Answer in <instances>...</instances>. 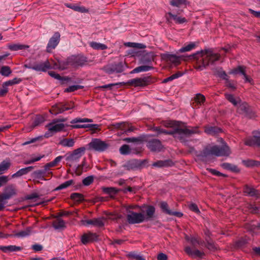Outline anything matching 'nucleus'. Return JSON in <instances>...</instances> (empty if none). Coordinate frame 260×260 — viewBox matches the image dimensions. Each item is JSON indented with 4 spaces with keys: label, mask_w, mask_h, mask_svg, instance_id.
<instances>
[{
    "label": "nucleus",
    "mask_w": 260,
    "mask_h": 260,
    "mask_svg": "<svg viewBox=\"0 0 260 260\" xmlns=\"http://www.w3.org/2000/svg\"><path fill=\"white\" fill-rule=\"evenodd\" d=\"M176 123L177 122L175 121H168L165 123V126L167 127H172L175 126L171 130H166L160 127H155L153 128V131L158 135H172L175 139L184 143L186 142L187 138L192 134L201 133V132L198 130V127H192L191 129L186 127L182 128L177 125Z\"/></svg>",
    "instance_id": "nucleus-1"
},
{
    "label": "nucleus",
    "mask_w": 260,
    "mask_h": 260,
    "mask_svg": "<svg viewBox=\"0 0 260 260\" xmlns=\"http://www.w3.org/2000/svg\"><path fill=\"white\" fill-rule=\"evenodd\" d=\"M231 154L229 147L224 144L221 147L213 146L205 148L198 155L199 158L206 162H211L212 155L216 156H228Z\"/></svg>",
    "instance_id": "nucleus-2"
},
{
    "label": "nucleus",
    "mask_w": 260,
    "mask_h": 260,
    "mask_svg": "<svg viewBox=\"0 0 260 260\" xmlns=\"http://www.w3.org/2000/svg\"><path fill=\"white\" fill-rule=\"evenodd\" d=\"M201 59H199L197 62V69L203 70L210 65H213L215 62L218 60L220 54L215 52L212 49H208L202 50L200 53Z\"/></svg>",
    "instance_id": "nucleus-3"
},
{
    "label": "nucleus",
    "mask_w": 260,
    "mask_h": 260,
    "mask_svg": "<svg viewBox=\"0 0 260 260\" xmlns=\"http://www.w3.org/2000/svg\"><path fill=\"white\" fill-rule=\"evenodd\" d=\"M65 120L56 119L53 120L51 122L49 123L46 127L48 128V131L45 134L44 137L48 138L52 136L54 133L62 131L65 125L61 122L64 121Z\"/></svg>",
    "instance_id": "nucleus-4"
},
{
    "label": "nucleus",
    "mask_w": 260,
    "mask_h": 260,
    "mask_svg": "<svg viewBox=\"0 0 260 260\" xmlns=\"http://www.w3.org/2000/svg\"><path fill=\"white\" fill-rule=\"evenodd\" d=\"M126 218L130 224L140 223L145 221L144 214L142 213H137L127 209Z\"/></svg>",
    "instance_id": "nucleus-5"
},
{
    "label": "nucleus",
    "mask_w": 260,
    "mask_h": 260,
    "mask_svg": "<svg viewBox=\"0 0 260 260\" xmlns=\"http://www.w3.org/2000/svg\"><path fill=\"white\" fill-rule=\"evenodd\" d=\"M89 149L98 152L105 151L109 146V144L99 139H93L88 144Z\"/></svg>",
    "instance_id": "nucleus-6"
},
{
    "label": "nucleus",
    "mask_w": 260,
    "mask_h": 260,
    "mask_svg": "<svg viewBox=\"0 0 260 260\" xmlns=\"http://www.w3.org/2000/svg\"><path fill=\"white\" fill-rule=\"evenodd\" d=\"M24 67L25 68L32 69L38 72H46L51 68L50 62L48 60L44 62L35 63L33 65L30 63L25 64Z\"/></svg>",
    "instance_id": "nucleus-7"
},
{
    "label": "nucleus",
    "mask_w": 260,
    "mask_h": 260,
    "mask_svg": "<svg viewBox=\"0 0 260 260\" xmlns=\"http://www.w3.org/2000/svg\"><path fill=\"white\" fill-rule=\"evenodd\" d=\"M73 105L74 104L72 103L66 104L59 103L53 106L52 109L50 110V112L52 114L57 115L72 109L74 107Z\"/></svg>",
    "instance_id": "nucleus-8"
},
{
    "label": "nucleus",
    "mask_w": 260,
    "mask_h": 260,
    "mask_svg": "<svg viewBox=\"0 0 260 260\" xmlns=\"http://www.w3.org/2000/svg\"><path fill=\"white\" fill-rule=\"evenodd\" d=\"M60 35L58 32H55L53 36L49 40L46 47V50L48 52H50L52 49L57 46L60 41Z\"/></svg>",
    "instance_id": "nucleus-9"
},
{
    "label": "nucleus",
    "mask_w": 260,
    "mask_h": 260,
    "mask_svg": "<svg viewBox=\"0 0 260 260\" xmlns=\"http://www.w3.org/2000/svg\"><path fill=\"white\" fill-rule=\"evenodd\" d=\"M148 79L147 78H137L129 80L124 84L133 86L134 87L145 86L147 85Z\"/></svg>",
    "instance_id": "nucleus-10"
},
{
    "label": "nucleus",
    "mask_w": 260,
    "mask_h": 260,
    "mask_svg": "<svg viewBox=\"0 0 260 260\" xmlns=\"http://www.w3.org/2000/svg\"><path fill=\"white\" fill-rule=\"evenodd\" d=\"M127 64L125 62H120L117 63L112 64L107 69V72L108 74L113 73H119L123 72L127 68Z\"/></svg>",
    "instance_id": "nucleus-11"
},
{
    "label": "nucleus",
    "mask_w": 260,
    "mask_h": 260,
    "mask_svg": "<svg viewBox=\"0 0 260 260\" xmlns=\"http://www.w3.org/2000/svg\"><path fill=\"white\" fill-rule=\"evenodd\" d=\"M15 190L13 185L7 186L5 188L4 192L0 194V201L7 200L10 199L13 195L15 194Z\"/></svg>",
    "instance_id": "nucleus-12"
},
{
    "label": "nucleus",
    "mask_w": 260,
    "mask_h": 260,
    "mask_svg": "<svg viewBox=\"0 0 260 260\" xmlns=\"http://www.w3.org/2000/svg\"><path fill=\"white\" fill-rule=\"evenodd\" d=\"M85 151L86 148L84 147L77 148L69 156V158L72 161H78L85 154Z\"/></svg>",
    "instance_id": "nucleus-13"
},
{
    "label": "nucleus",
    "mask_w": 260,
    "mask_h": 260,
    "mask_svg": "<svg viewBox=\"0 0 260 260\" xmlns=\"http://www.w3.org/2000/svg\"><path fill=\"white\" fill-rule=\"evenodd\" d=\"M244 144L246 145L252 146H260V132H256L252 138L246 139Z\"/></svg>",
    "instance_id": "nucleus-14"
},
{
    "label": "nucleus",
    "mask_w": 260,
    "mask_h": 260,
    "mask_svg": "<svg viewBox=\"0 0 260 260\" xmlns=\"http://www.w3.org/2000/svg\"><path fill=\"white\" fill-rule=\"evenodd\" d=\"M217 74L220 77L225 80V83L227 87L232 90H235L236 88L235 82L233 81L229 80L228 75L221 69L219 70Z\"/></svg>",
    "instance_id": "nucleus-15"
},
{
    "label": "nucleus",
    "mask_w": 260,
    "mask_h": 260,
    "mask_svg": "<svg viewBox=\"0 0 260 260\" xmlns=\"http://www.w3.org/2000/svg\"><path fill=\"white\" fill-rule=\"evenodd\" d=\"M147 146L152 151H159L162 148L160 141L157 139H153L148 141Z\"/></svg>",
    "instance_id": "nucleus-16"
},
{
    "label": "nucleus",
    "mask_w": 260,
    "mask_h": 260,
    "mask_svg": "<svg viewBox=\"0 0 260 260\" xmlns=\"http://www.w3.org/2000/svg\"><path fill=\"white\" fill-rule=\"evenodd\" d=\"M184 250L189 256L192 257L202 258L205 255L203 252H201L198 249L192 250L189 246L185 247Z\"/></svg>",
    "instance_id": "nucleus-17"
},
{
    "label": "nucleus",
    "mask_w": 260,
    "mask_h": 260,
    "mask_svg": "<svg viewBox=\"0 0 260 260\" xmlns=\"http://www.w3.org/2000/svg\"><path fill=\"white\" fill-rule=\"evenodd\" d=\"M96 239V234L91 233L84 234L81 237V241L84 244H86L89 242L95 241Z\"/></svg>",
    "instance_id": "nucleus-18"
},
{
    "label": "nucleus",
    "mask_w": 260,
    "mask_h": 260,
    "mask_svg": "<svg viewBox=\"0 0 260 260\" xmlns=\"http://www.w3.org/2000/svg\"><path fill=\"white\" fill-rule=\"evenodd\" d=\"M162 57L164 59L169 61L174 64H178L180 63L179 57L175 55L166 53L164 54Z\"/></svg>",
    "instance_id": "nucleus-19"
},
{
    "label": "nucleus",
    "mask_w": 260,
    "mask_h": 260,
    "mask_svg": "<svg viewBox=\"0 0 260 260\" xmlns=\"http://www.w3.org/2000/svg\"><path fill=\"white\" fill-rule=\"evenodd\" d=\"M155 209L152 206H148L146 210V215H144L145 218V221H147L153 219L155 213Z\"/></svg>",
    "instance_id": "nucleus-20"
},
{
    "label": "nucleus",
    "mask_w": 260,
    "mask_h": 260,
    "mask_svg": "<svg viewBox=\"0 0 260 260\" xmlns=\"http://www.w3.org/2000/svg\"><path fill=\"white\" fill-rule=\"evenodd\" d=\"M7 48L11 51H18L28 49L29 48V46L20 44L11 43L7 45Z\"/></svg>",
    "instance_id": "nucleus-21"
},
{
    "label": "nucleus",
    "mask_w": 260,
    "mask_h": 260,
    "mask_svg": "<svg viewBox=\"0 0 260 260\" xmlns=\"http://www.w3.org/2000/svg\"><path fill=\"white\" fill-rule=\"evenodd\" d=\"M75 141L74 139H62L60 140L58 145L64 147H72L75 144Z\"/></svg>",
    "instance_id": "nucleus-22"
},
{
    "label": "nucleus",
    "mask_w": 260,
    "mask_h": 260,
    "mask_svg": "<svg viewBox=\"0 0 260 260\" xmlns=\"http://www.w3.org/2000/svg\"><path fill=\"white\" fill-rule=\"evenodd\" d=\"M34 167L33 166H29L28 167L22 168L19 171H18L17 172L14 173L12 175L13 178L15 177H19L22 175L27 174L28 172L31 171L32 169H34Z\"/></svg>",
    "instance_id": "nucleus-23"
},
{
    "label": "nucleus",
    "mask_w": 260,
    "mask_h": 260,
    "mask_svg": "<svg viewBox=\"0 0 260 260\" xmlns=\"http://www.w3.org/2000/svg\"><path fill=\"white\" fill-rule=\"evenodd\" d=\"M225 96L226 99L235 106H238V104L241 102L239 98H236L232 94L225 93Z\"/></svg>",
    "instance_id": "nucleus-24"
},
{
    "label": "nucleus",
    "mask_w": 260,
    "mask_h": 260,
    "mask_svg": "<svg viewBox=\"0 0 260 260\" xmlns=\"http://www.w3.org/2000/svg\"><path fill=\"white\" fill-rule=\"evenodd\" d=\"M243 191L246 194L251 197L257 196L258 194V192L257 190L248 185L244 186Z\"/></svg>",
    "instance_id": "nucleus-25"
},
{
    "label": "nucleus",
    "mask_w": 260,
    "mask_h": 260,
    "mask_svg": "<svg viewBox=\"0 0 260 260\" xmlns=\"http://www.w3.org/2000/svg\"><path fill=\"white\" fill-rule=\"evenodd\" d=\"M0 249L4 252H10L13 251H20L21 248L19 246H16L15 245H9L6 246H1Z\"/></svg>",
    "instance_id": "nucleus-26"
},
{
    "label": "nucleus",
    "mask_w": 260,
    "mask_h": 260,
    "mask_svg": "<svg viewBox=\"0 0 260 260\" xmlns=\"http://www.w3.org/2000/svg\"><path fill=\"white\" fill-rule=\"evenodd\" d=\"M221 129L216 126H207L205 127V132L211 135H214L220 132Z\"/></svg>",
    "instance_id": "nucleus-27"
},
{
    "label": "nucleus",
    "mask_w": 260,
    "mask_h": 260,
    "mask_svg": "<svg viewBox=\"0 0 260 260\" xmlns=\"http://www.w3.org/2000/svg\"><path fill=\"white\" fill-rule=\"evenodd\" d=\"M102 190L105 193L107 194L110 196L111 197L116 194L119 190V189H117L116 188L113 187H103L102 188Z\"/></svg>",
    "instance_id": "nucleus-28"
},
{
    "label": "nucleus",
    "mask_w": 260,
    "mask_h": 260,
    "mask_svg": "<svg viewBox=\"0 0 260 260\" xmlns=\"http://www.w3.org/2000/svg\"><path fill=\"white\" fill-rule=\"evenodd\" d=\"M168 15L172 19L175 21V23H176L182 24L187 22L186 19L184 17L173 14L171 12L168 13Z\"/></svg>",
    "instance_id": "nucleus-29"
},
{
    "label": "nucleus",
    "mask_w": 260,
    "mask_h": 260,
    "mask_svg": "<svg viewBox=\"0 0 260 260\" xmlns=\"http://www.w3.org/2000/svg\"><path fill=\"white\" fill-rule=\"evenodd\" d=\"M221 167L224 169L230 170L233 172L238 173L240 172V170L237 166L230 163H223L221 165Z\"/></svg>",
    "instance_id": "nucleus-30"
},
{
    "label": "nucleus",
    "mask_w": 260,
    "mask_h": 260,
    "mask_svg": "<svg viewBox=\"0 0 260 260\" xmlns=\"http://www.w3.org/2000/svg\"><path fill=\"white\" fill-rule=\"evenodd\" d=\"M11 163L9 160H5L0 164V174H3L10 167Z\"/></svg>",
    "instance_id": "nucleus-31"
},
{
    "label": "nucleus",
    "mask_w": 260,
    "mask_h": 260,
    "mask_svg": "<svg viewBox=\"0 0 260 260\" xmlns=\"http://www.w3.org/2000/svg\"><path fill=\"white\" fill-rule=\"evenodd\" d=\"M53 226L55 229L58 230L65 227V222L61 218H57L53 222Z\"/></svg>",
    "instance_id": "nucleus-32"
},
{
    "label": "nucleus",
    "mask_w": 260,
    "mask_h": 260,
    "mask_svg": "<svg viewBox=\"0 0 260 260\" xmlns=\"http://www.w3.org/2000/svg\"><path fill=\"white\" fill-rule=\"evenodd\" d=\"M152 68L149 66H141L134 69L131 72V74L137 73L141 72L148 71Z\"/></svg>",
    "instance_id": "nucleus-33"
},
{
    "label": "nucleus",
    "mask_w": 260,
    "mask_h": 260,
    "mask_svg": "<svg viewBox=\"0 0 260 260\" xmlns=\"http://www.w3.org/2000/svg\"><path fill=\"white\" fill-rule=\"evenodd\" d=\"M105 221H106L105 218H104L103 217L93 218V225L98 227V228L103 227L105 225Z\"/></svg>",
    "instance_id": "nucleus-34"
},
{
    "label": "nucleus",
    "mask_w": 260,
    "mask_h": 260,
    "mask_svg": "<svg viewBox=\"0 0 260 260\" xmlns=\"http://www.w3.org/2000/svg\"><path fill=\"white\" fill-rule=\"evenodd\" d=\"M90 46L92 48L96 50H105L107 48V46L105 44L95 42L90 43Z\"/></svg>",
    "instance_id": "nucleus-35"
},
{
    "label": "nucleus",
    "mask_w": 260,
    "mask_h": 260,
    "mask_svg": "<svg viewBox=\"0 0 260 260\" xmlns=\"http://www.w3.org/2000/svg\"><path fill=\"white\" fill-rule=\"evenodd\" d=\"M246 73L245 67L244 66H239L237 68L232 70L230 74H241L243 75Z\"/></svg>",
    "instance_id": "nucleus-36"
},
{
    "label": "nucleus",
    "mask_w": 260,
    "mask_h": 260,
    "mask_svg": "<svg viewBox=\"0 0 260 260\" xmlns=\"http://www.w3.org/2000/svg\"><path fill=\"white\" fill-rule=\"evenodd\" d=\"M74 184L75 182L73 180H70L59 185L56 188L55 190H58L64 189L71 186V185H73Z\"/></svg>",
    "instance_id": "nucleus-37"
},
{
    "label": "nucleus",
    "mask_w": 260,
    "mask_h": 260,
    "mask_svg": "<svg viewBox=\"0 0 260 260\" xmlns=\"http://www.w3.org/2000/svg\"><path fill=\"white\" fill-rule=\"evenodd\" d=\"M206 242L207 243L206 247L209 250L211 251H215L217 249L216 245L209 238H206Z\"/></svg>",
    "instance_id": "nucleus-38"
},
{
    "label": "nucleus",
    "mask_w": 260,
    "mask_h": 260,
    "mask_svg": "<svg viewBox=\"0 0 260 260\" xmlns=\"http://www.w3.org/2000/svg\"><path fill=\"white\" fill-rule=\"evenodd\" d=\"M31 232V228H27L26 230L24 231H20L15 235V236L17 237H25L29 236Z\"/></svg>",
    "instance_id": "nucleus-39"
},
{
    "label": "nucleus",
    "mask_w": 260,
    "mask_h": 260,
    "mask_svg": "<svg viewBox=\"0 0 260 260\" xmlns=\"http://www.w3.org/2000/svg\"><path fill=\"white\" fill-rule=\"evenodd\" d=\"M238 111L242 113H247L248 111V106L246 103H240L238 104Z\"/></svg>",
    "instance_id": "nucleus-40"
},
{
    "label": "nucleus",
    "mask_w": 260,
    "mask_h": 260,
    "mask_svg": "<svg viewBox=\"0 0 260 260\" xmlns=\"http://www.w3.org/2000/svg\"><path fill=\"white\" fill-rule=\"evenodd\" d=\"M92 122V119H89L87 118H76L73 119L71 123L72 124H75L77 123H84V122Z\"/></svg>",
    "instance_id": "nucleus-41"
},
{
    "label": "nucleus",
    "mask_w": 260,
    "mask_h": 260,
    "mask_svg": "<svg viewBox=\"0 0 260 260\" xmlns=\"http://www.w3.org/2000/svg\"><path fill=\"white\" fill-rule=\"evenodd\" d=\"M195 44L194 43H193V42H191L190 43H189V44H188L187 45L185 46H184L183 47H182L181 48H180L179 49V52H187V51H189L190 50H191L192 49H193L195 47Z\"/></svg>",
    "instance_id": "nucleus-42"
},
{
    "label": "nucleus",
    "mask_w": 260,
    "mask_h": 260,
    "mask_svg": "<svg viewBox=\"0 0 260 260\" xmlns=\"http://www.w3.org/2000/svg\"><path fill=\"white\" fill-rule=\"evenodd\" d=\"M71 198L77 202H81L83 200V196L79 193H73L71 195Z\"/></svg>",
    "instance_id": "nucleus-43"
},
{
    "label": "nucleus",
    "mask_w": 260,
    "mask_h": 260,
    "mask_svg": "<svg viewBox=\"0 0 260 260\" xmlns=\"http://www.w3.org/2000/svg\"><path fill=\"white\" fill-rule=\"evenodd\" d=\"M120 153L123 155H126L129 154L131 150L128 145L124 144L119 149Z\"/></svg>",
    "instance_id": "nucleus-44"
},
{
    "label": "nucleus",
    "mask_w": 260,
    "mask_h": 260,
    "mask_svg": "<svg viewBox=\"0 0 260 260\" xmlns=\"http://www.w3.org/2000/svg\"><path fill=\"white\" fill-rule=\"evenodd\" d=\"M11 73L12 71L10 69V68L8 66H3L2 67L1 73L2 75L5 76H9Z\"/></svg>",
    "instance_id": "nucleus-45"
},
{
    "label": "nucleus",
    "mask_w": 260,
    "mask_h": 260,
    "mask_svg": "<svg viewBox=\"0 0 260 260\" xmlns=\"http://www.w3.org/2000/svg\"><path fill=\"white\" fill-rule=\"evenodd\" d=\"M186 0H171L170 4L175 7H180L182 5H185Z\"/></svg>",
    "instance_id": "nucleus-46"
},
{
    "label": "nucleus",
    "mask_w": 260,
    "mask_h": 260,
    "mask_svg": "<svg viewBox=\"0 0 260 260\" xmlns=\"http://www.w3.org/2000/svg\"><path fill=\"white\" fill-rule=\"evenodd\" d=\"M160 206L163 212H165L166 214L169 215L172 214V211L169 209L168 205L166 202H161Z\"/></svg>",
    "instance_id": "nucleus-47"
},
{
    "label": "nucleus",
    "mask_w": 260,
    "mask_h": 260,
    "mask_svg": "<svg viewBox=\"0 0 260 260\" xmlns=\"http://www.w3.org/2000/svg\"><path fill=\"white\" fill-rule=\"evenodd\" d=\"M205 100V96L200 93L197 94L196 95V96L194 98V102L199 104H201L203 103L204 102Z\"/></svg>",
    "instance_id": "nucleus-48"
},
{
    "label": "nucleus",
    "mask_w": 260,
    "mask_h": 260,
    "mask_svg": "<svg viewBox=\"0 0 260 260\" xmlns=\"http://www.w3.org/2000/svg\"><path fill=\"white\" fill-rule=\"evenodd\" d=\"M83 87V86L79 85H72L66 88L64 91L68 92H73L78 89H82Z\"/></svg>",
    "instance_id": "nucleus-49"
},
{
    "label": "nucleus",
    "mask_w": 260,
    "mask_h": 260,
    "mask_svg": "<svg viewBox=\"0 0 260 260\" xmlns=\"http://www.w3.org/2000/svg\"><path fill=\"white\" fill-rule=\"evenodd\" d=\"M93 180H94L93 176H88V177L85 178L83 180L82 183L84 185L88 186L93 182Z\"/></svg>",
    "instance_id": "nucleus-50"
},
{
    "label": "nucleus",
    "mask_w": 260,
    "mask_h": 260,
    "mask_svg": "<svg viewBox=\"0 0 260 260\" xmlns=\"http://www.w3.org/2000/svg\"><path fill=\"white\" fill-rule=\"evenodd\" d=\"M137 165V161L136 160H132L128 161L126 165H124V167L126 168L127 170L134 169Z\"/></svg>",
    "instance_id": "nucleus-51"
},
{
    "label": "nucleus",
    "mask_w": 260,
    "mask_h": 260,
    "mask_svg": "<svg viewBox=\"0 0 260 260\" xmlns=\"http://www.w3.org/2000/svg\"><path fill=\"white\" fill-rule=\"evenodd\" d=\"M190 242L193 246H195L197 245H202L204 243L203 241H200L196 237H191L190 239Z\"/></svg>",
    "instance_id": "nucleus-52"
},
{
    "label": "nucleus",
    "mask_w": 260,
    "mask_h": 260,
    "mask_svg": "<svg viewBox=\"0 0 260 260\" xmlns=\"http://www.w3.org/2000/svg\"><path fill=\"white\" fill-rule=\"evenodd\" d=\"M168 161L159 160L153 164L152 166L156 167H166L169 165Z\"/></svg>",
    "instance_id": "nucleus-53"
},
{
    "label": "nucleus",
    "mask_w": 260,
    "mask_h": 260,
    "mask_svg": "<svg viewBox=\"0 0 260 260\" xmlns=\"http://www.w3.org/2000/svg\"><path fill=\"white\" fill-rule=\"evenodd\" d=\"M46 172L45 170H38L34 172V175L36 178L41 179L43 178Z\"/></svg>",
    "instance_id": "nucleus-54"
},
{
    "label": "nucleus",
    "mask_w": 260,
    "mask_h": 260,
    "mask_svg": "<svg viewBox=\"0 0 260 260\" xmlns=\"http://www.w3.org/2000/svg\"><path fill=\"white\" fill-rule=\"evenodd\" d=\"M246 167H252L257 166L258 162L253 160H247L243 161Z\"/></svg>",
    "instance_id": "nucleus-55"
},
{
    "label": "nucleus",
    "mask_w": 260,
    "mask_h": 260,
    "mask_svg": "<svg viewBox=\"0 0 260 260\" xmlns=\"http://www.w3.org/2000/svg\"><path fill=\"white\" fill-rule=\"evenodd\" d=\"M44 121V119L43 117L42 116H37L34 122V126H37L38 125H39L40 124L42 123V122H43Z\"/></svg>",
    "instance_id": "nucleus-56"
},
{
    "label": "nucleus",
    "mask_w": 260,
    "mask_h": 260,
    "mask_svg": "<svg viewBox=\"0 0 260 260\" xmlns=\"http://www.w3.org/2000/svg\"><path fill=\"white\" fill-rule=\"evenodd\" d=\"M113 126L115 128H120L121 129V130L123 131V128L124 126H128V123L126 122L116 123L115 124H114Z\"/></svg>",
    "instance_id": "nucleus-57"
},
{
    "label": "nucleus",
    "mask_w": 260,
    "mask_h": 260,
    "mask_svg": "<svg viewBox=\"0 0 260 260\" xmlns=\"http://www.w3.org/2000/svg\"><path fill=\"white\" fill-rule=\"evenodd\" d=\"M71 8L75 11L80 12H88V10L83 7H79V6H74L73 7H71Z\"/></svg>",
    "instance_id": "nucleus-58"
},
{
    "label": "nucleus",
    "mask_w": 260,
    "mask_h": 260,
    "mask_svg": "<svg viewBox=\"0 0 260 260\" xmlns=\"http://www.w3.org/2000/svg\"><path fill=\"white\" fill-rule=\"evenodd\" d=\"M8 92V87L5 86L4 84L2 85V88H0V96H5Z\"/></svg>",
    "instance_id": "nucleus-59"
},
{
    "label": "nucleus",
    "mask_w": 260,
    "mask_h": 260,
    "mask_svg": "<svg viewBox=\"0 0 260 260\" xmlns=\"http://www.w3.org/2000/svg\"><path fill=\"white\" fill-rule=\"evenodd\" d=\"M8 177L6 176H0V187L7 183Z\"/></svg>",
    "instance_id": "nucleus-60"
},
{
    "label": "nucleus",
    "mask_w": 260,
    "mask_h": 260,
    "mask_svg": "<svg viewBox=\"0 0 260 260\" xmlns=\"http://www.w3.org/2000/svg\"><path fill=\"white\" fill-rule=\"evenodd\" d=\"M189 208L190 210L194 212L195 213H200V210H199L197 205L195 204H191L189 206Z\"/></svg>",
    "instance_id": "nucleus-61"
},
{
    "label": "nucleus",
    "mask_w": 260,
    "mask_h": 260,
    "mask_svg": "<svg viewBox=\"0 0 260 260\" xmlns=\"http://www.w3.org/2000/svg\"><path fill=\"white\" fill-rule=\"evenodd\" d=\"M48 74L51 77H52L56 79L61 80V79L60 76L58 74H57L56 73H55L54 71H50L48 72Z\"/></svg>",
    "instance_id": "nucleus-62"
},
{
    "label": "nucleus",
    "mask_w": 260,
    "mask_h": 260,
    "mask_svg": "<svg viewBox=\"0 0 260 260\" xmlns=\"http://www.w3.org/2000/svg\"><path fill=\"white\" fill-rule=\"evenodd\" d=\"M39 139V137H36L34 138L30 139L29 140L27 141L22 144V146L28 145L31 143H33Z\"/></svg>",
    "instance_id": "nucleus-63"
},
{
    "label": "nucleus",
    "mask_w": 260,
    "mask_h": 260,
    "mask_svg": "<svg viewBox=\"0 0 260 260\" xmlns=\"http://www.w3.org/2000/svg\"><path fill=\"white\" fill-rule=\"evenodd\" d=\"M157 258L158 260H167V256L166 254L160 253L158 254Z\"/></svg>",
    "instance_id": "nucleus-64"
}]
</instances>
